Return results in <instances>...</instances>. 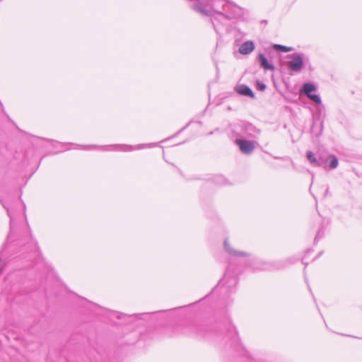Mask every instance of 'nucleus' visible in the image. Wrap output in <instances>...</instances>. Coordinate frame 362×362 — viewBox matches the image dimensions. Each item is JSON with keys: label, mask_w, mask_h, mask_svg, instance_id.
Segmentation results:
<instances>
[{"label": "nucleus", "mask_w": 362, "mask_h": 362, "mask_svg": "<svg viewBox=\"0 0 362 362\" xmlns=\"http://www.w3.org/2000/svg\"><path fill=\"white\" fill-rule=\"evenodd\" d=\"M310 100L316 103L317 105H319V110L318 112H320V110L322 112L324 111V107L322 105L321 98L318 95L316 94H310L308 96H307Z\"/></svg>", "instance_id": "nucleus-18"}, {"label": "nucleus", "mask_w": 362, "mask_h": 362, "mask_svg": "<svg viewBox=\"0 0 362 362\" xmlns=\"http://www.w3.org/2000/svg\"><path fill=\"white\" fill-rule=\"evenodd\" d=\"M322 113L320 110V112L313 115V122L311 127V134L315 136L319 137L323 132V117Z\"/></svg>", "instance_id": "nucleus-7"}, {"label": "nucleus", "mask_w": 362, "mask_h": 362, "mask_svg": "<svg viewBox=\"0 0 362 362\" xmlns=\"http://www.w3.org/2000/svg\"><path fill=\"white\" fill-rule=\"evenodd\" d=\"M0 202L2 204L3 207L6 210L7 215L10 218V233L7 237V242L12 241L13 235L16 230V225H15V222H14V218H13V216L11 214V212L10 211L8 208L6 206V205L3 203V202L1 199H0Z\"/></svg>", "instance_id": "nucleus-12"}, {"label": "nucleus", "mask_w": 362, "mask_h": 362, "mask_svg": "<svg viewBox=\"0 0 362 362\" xmlns=\"http://www.w3.org/2000/svg\"><path fill=\"white\" fill-rule=\"evenodd\" d=\"M261 23L267 24V20H263V21H261Z\"/></svg>", "instance_id": "nucleus-25"}, {"label": "nucleus", "mask_w": 362, "mask_h": 362, "mask_svg": "<svg viewBox=\"0 0 362 362\" xmlns=\"http://www.w3.org/2000/svg\"><path fill=\"white\" fill-rule=\"evenodd\" d=\"M218 15L221 17L219 26L221 32L223 30L227 29L229 21L241 18L244 13L242 8L230 0H228L224 9L223 10V13H218Z\"/></svg>", "instance_id": "nucleus-3"}, {"label": "nucleus", "mask_w": 362, "mask_h": 362, "mask_svg": "<svg viewBox=\"0 0 362 362\" xmlns=\"http://www.w3.org/2000/svg\"><path fill=\"white\" fill-rule=\"evenodd\" d=\"M183 333L217 341L228 338L233 344L236 346L240 344L238 332L230 322L212 325L206 323H192L184 327Z\"/></svg>", "instance_id": "nucleus-1"}, {"label": "nucleus", "mask_w": 362, "mask_h": 362, "mask_svg": "<svg viewBox=\"0 0 362 362\" xmlns=\"http://www.w3.org/2000/svg\"><path fill=\"white\" fill-rule=\"evenodd\" d=\"M214 181L216 184L219 185H224L228 184L227 180L222 175H216L214 177Z\"/></svg>", "instance_id": "nucleus-20"}, {"label": "nucleus", "mask_w": 362, "mask_h": 362, "mask_svg": "<svg viewBox=\"0 0 362 362\" xmlns=\"http://www.w3.org/2000/svg\"><path fill=\"white\" fill-rule=\"evenodd\" d=\"M273 47L277 52H288L293 50L292 47H286L284 45H277V44L274 45Z\"/></svg>", "instance_id": "nucleus-19"}, {"label": "nucleus", "mask_w": 362, "mask_h": 362, "mask_svg": "<svg viewBox=\"0 0 362 362\" xmlns=\"http://www.w3.org/2000/svg\"><path fill=\"white\" fill-rule=\"evenodd\" d=\"M255 48V43L252 40H247L243 42L239 47V52L241 54L247 55L254 51Z\"/></svg>", "instance_id": "nucleus-14"}, {"label": "nucleus", "mask_w": 362, "mask_h": 362, "mask_svg": "<svg viewBox=\"0 0 362 362\" xmlns=\"http://www.w3.org/2000/svg\"><path fill=\"white\" fill-rule=\"evenodd\" d=\"M95 148H97V146H86L83 147V149L88 150V149Z\"/></svg>", "instance_id": "nucleus-23"}, {"label": "nucleus", "mask_w": 362, "mask_h": 362, "mask_svg": "<svg viewBox=\"0 0 362 362\" xmlns=\"http://www.w3.org/2000/svg\"><path fill=\"white\" fill-rule=\"evenodd\" d=\"M226 286H218V285L216 286V287H215V289H217V288H223V287H225Z\"/></svg>", "instance_id": "nucleus-26"}, {"label": "nucleus", "mask_w": 362, "mask_h": 362, "mask_svg": "<svg viewBox=\"0 0 362 362\" xmlns=\"http://www.w3.org/2000/svg\"><path fill=\"white\" fill-rule=\"evenodd\" d=\"M256 88L257 90L263 91L266 89V85L264 83L257 81L256 83Z\"/></svg>", "instance_id": "nucleus-22"}, {"label": "nucleus", "mask_w": 362, "mask_h": 362, "mask_svg": "<svg viewBox=\"0 0 362 362\" xmlns=\"http://www.w3.org/2000/svg\"><path fill=\"white\" fill-rule=\"evenodd\" d=\"M225 250L232 256L229 259L228 266L222 279L218 283V286H226L228 292H233L238 283L237 275L240 272L241 268H236V264H242L237 261V257H250V255L245 252L233 250L228 240H224ZM244 267L246 266V262H243Z\"/></svg>", "instance_id": "nucleus-2"}, {"label": "nucleus", "mask_w": 362, "mask_h": 362, "mask_svg": "<svg viewBox=\"0 0 362 362\" xmlns=\"http://www.w3.org/2000/svg\"><path fill=\"white\" fill-rule=\"evenodd\" d=\"M232 130L240 138H256L260 134V129L251 123L244 121L234 124Z\"/></svg>", "instance_id": "nucleus-4"}, {"label": "nucleus", "mask_w": 362, "mask_h": 362, "mask_svg": "<svg viewBox=\"0 0 362 362\" xmlns=\"http://www.w3.org/2000/svg\"><path fill=\"white\" fill-rule=\"evenodd\" d=\"M257 59L261 68L264 69V70H275V66L269 62L268 59L263 54H259L257 57Z\"/></svg>", "instance_id": "nucleus-16"}, {"label": "nucleus", "mask_w": 362, "mask_h": 362, "mask_svg": "<svg viewBox=\"0 0 362 362\" xmlns=\"http://www.w3.org/2000/svg\"><path fill=\"white\" fill-rule=\"evenodd\" d=\"M19 242L22 244L21 250L23 252H26L27 251L37 252L39 250L37 243L33 240L30 232H29L28 235L21 238Z\"/></svg>", "instance_id": "nucleus-6"}, {"label": "nucleus", "mask_w": 362, "mask_h": 362, "mask_svg": "<svg viewBox=\"0 0 362 362\" xmlns=\"http://www.w3.org/2000/svg\"><path fill=\"white\" fill-rule=\"evenodd\" d=\"M144 145H138V146H127V145H114V146H103L102 148L104 150L110 151H131L136 149H139L143 147Z\"/></svg>", "instance_id": "nucleus-10"}, {"label": "nucleus", "mask_w": 362, "mask_h": 362, "mask_svg": "<svg viewBox=\"0 0 362 362\" xmlns=\"http://www.w3.org/2000/svg\"><path fill=\"white\" fill-rule=\"evenodd\" d=\"M323 235H324V226H323L322 223H321L320 226L317 232V234L315 235L314 242L316 243L317 241H318V240L320 239L321 238H322Z\"/></svg>", "instance_id": "nucleus-21"}, {"label": "nucleus", "mask_w": 362, "mask_h": 362, "mask_svg": "<svg viewBox=\"0 0 362 362\" xmlns=\"http://www.w3.org/2000/svg\"><path fill=\"white\" fill-rule=\"evenodd\" d=\"M339 160L336 156L333 154L323 156V168L325 170H333L337 168Z\"/></svg>", "instance_id": "nucleus-9"}, {"label": "nucleus", "mask_w": 362, "mask_h": 362, "mask_svg": "<svg viewBox=\"0 0 362 362\" xmlns=\"http://www.w3.org/2000/svg\"><path fill=\"white\" fill-rule=\"evenodd\" d=\"M306 157L309 160L310 163L314 167H322L323 168V156H319L317 157L315 153L312 151H308L306 153Z\"/></svg>", "instance_id": "nucleus-11"}, {"label": "nucleus", "mask_w": 362, "mask_h": 362, "mask_svg": "<svg viewBox=\"0 0 362 362\" xmlns=\"http://www.w3.org/2000/svg\"><path fill=\"white\" fill-rule=\"evenodd\" d=\"M288 57L291 60L287 62L288 68L292 71L300 72L304 65V54H294L289 55Z\"/></svg>", "instance_id": "nucleus-5"}, {"label": "nucleus", "mask_w": 362, "mask_h": 362, "mask_svg": "<svg viewBox=\"0 0 362 362\" xmlns=\"http://www.w3.org/2000/svg\"><path fill=\"white\" fill-rule=\"evenodd\" d=\"M284 267L283 262H262L260 269L264 271H274L278 270Z\"/></svg>", "instance_id": "nucleus-15"}, {"label": "nucleus", "mask_w": 362, "mask_h": 362, "mask_svg": "<svg viewBox=\"0 0 362 362\" xmlns=\"http://www.w3.org/2000/svg\"><path fill=\"white\" fill-rule=\"evenodd\" d=\"M235 142L239 146L240 151L243 154L250 155L255 150V141L240 138L236 139Z\"/></svg>", "instance_id": "nucleus-8"}, {"label": "nucleus", "mask_w": 362, "mask_h": 362, "mask_svg": "<svg viewBox=\"0 0 362 362\" xmlns=\"http://www.w3.org/2000/svg\"><path fill=\"white\" fill-rule=\"evenodd\" d=\"M47 141H54L52 139H47Z\"/></svg>", "instance_id": "nucleus-27"}, {"label": "nucleus", "mask_w": 362, "mask_h": 362, "mask_svg": "<svg viewBox=\"0 0 362 362\" xmlns=\"http://www.w3.org/2000/svg\"><path fill=\"white\" fill-rule=\"evenodd\" d=\"M317 89L315 84L311 83H304L300 89V93L305 94L306 96L312 94V92L315 91Z\"/></svg>", "instance_id": "nucleus-17"}, {"label": "nucleus", "mask_w": 362, "mask_h": 362, "mask_svg": "<svg viewBox=\"0 0 362 362\" xmlns=\"http://www.w3.org/2000/svg\"><path fill=\"white\" fill-rule=\"evenodd\" d=\"M122 316H125V315L122 314V313H120L119 315H117V318L121 319Z\"/></svg>", "instance_id": "nucleus-24"}, {"label": "nucleus", "mask_w": 362, "mask_h": 362, "mask_svg": "<svg viewBox=\"0 0 362 362\" xmlns=\"http://www.w3.org/2000/svg\"><path fill=\"white\" fill-rule=\"evenodd\" d=\"M235 90L240 95L250 97L251 98H255V94L252 89L245 84L237 85L235 87Z\"/></svg>", "instance_id": "nucleus-13"}]
</instances>
